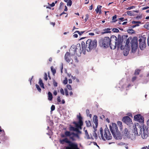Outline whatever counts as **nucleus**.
<instances>
[{
  "instance_id": "1",
  "label": "nucleus",
  "mask_w": 149,
  "mask_h": 149,
  "mask_svg": "<svg viewBox=\"0 0 149 149\" xmlns=\"http://www.w3.org/2000/svg\"><path fill=\"white\" fill-rule=\"evenodd\" d=\"M127 36L123 35L121 37L120 35H118V38L114 36H111V41L112 46H110V48L111 49H115L116 48V46L117 47L120 48L121 50L124 49V46L122 45L123 41H124L125 38H127Z\"/></svg>"
},
{
  "instance_id": "2",
  "label": "nucleus",
  "mask_w": 149,
  "mask_h": 149,
  "mask_svg": "<svg viewBox=\"0 0 149 149\" xmlns=\"http://www.w3.org/2000/svg\"><path fill=\"white\" fill-rule=\"evenodd\" d=\"M97 45V42L96 40H92L91 39H88L86 42V45L85 42L82 41L81 43V46L82 51H85L86 50L88 52L91 51L96 48Z\"/></svg>"
},
{
  "instance_id": "3",
  "label": "nucleus",
  "mask_w": 149,
  "mask_h": 149,
  "mask_svg": "<svg viewBox=\"0 0 149 149\" xmlns=\"http://www.w3.org/2000/svg\"><path fill=\"white\" fill-rule=\"evenodd\" d=\"M109 128L113 137L115 139H122V136L118 130L116 124L112 123V125L110 126Z\"/></svg>"
},
{
  "instance_id": "4",
  "label": "nucleus",
  "mask_w": 149,
  "mask_h": 149,
  "mask_svg": "<svg viewBox=\"0 0 149 149\" xmlns=\"http://www.w3.org/2000/svg\"><path fill=\"white\" fill-rule=\"evenodd\" d=\"M66 137H65L64 139L60 140V142L61 144H64L65 143L68 144V146L65 148V149H79L77 143L71 142Z\"/></svg>"
},
{
  "instance_id": "5",
  "label": "nucleus",
  "mask_w": 149,
  "mask_h": 149,
  "mask_svg": "<svg viewBox=\"0 0 149 149\" xmlns=\"http://www.w3.org/2000/svg\"><path fill=\"white\" fill-rule=\"evenodd\" d=\"M111 40V36L110 38L108 36L102 38L100 40V45L101 46L106 48L108 47L109 46L110 47L111 45L112 46Z\"/></svg>"
},
{
  "instance_id": "6",
  "label": "nucleus",
  "mask_w": 149,
  "mask_h": 149,
  "mask_svg": "<svg viewBox=\"0 0 149 149\" xmlns=\"http://www.w3.org/2000/svg\"><path fill=\"white\" fill-rule=\"evenodd\" d=\"M103 129L102 127L100 129V132L102 139L104 141L106 140H109L112 139V136L110 133V132L108 128H105L103 134Z\"/></svg>"
},
{
  "instance_id": "7",
  "label": "nucleus",
  "mask_w": 149,
  "mask_h": 149,
  "mask_svg": "<svg viewBox=\"0 0 149 149\" xmlns=\"http://www.w3.org/2000/svg\"><path fill=\"white\" fill-rule=\"evenodd\" d=\"M61 136L62 138L69 137L70 139L72 141L76 140L75 137H76L78 139L80 138V136L78 133H76L74 132H70V131H65L64 134H61Z\"/></svg>"
},
{
  "instance_id": "8",
  "label": "nucleus",
  "mask_w": 149,
  "mask_h": 149,
  "mask_svg": "<svg viewBox=\"0 0 149 149\" xmlns=\"http://www.w3.org/2000/svg\"><path fill=\"white\" fill-rule=\"evenodd\" d=\"M143 130V128L141 127L138 123H135L133 125L132 130L134 134L140 135L142 134V130Z\"/></svg>"
},
{
  "instance_id": "9",
  "label": "nucleus",
  "mask_w": 149,
  "mask_h": 149,
  "mask_svg": "<svg viewBox=\"0 0 149 149\" xmlns=\"http://www.w3.org/2000/svg\"><path fill=\"white\" fill-rule=\"evenodd\" d=\"M130 43L131 44L132 52H134L138 47L137 38L136 37H134L132 39Z\"/></svg>"
},
{
  "instance_id": "10",
  "label": "nucleus",
  "mask_w": 149,
  "mask_h": 149,
  "mask_svg": "<svg viewBox=\"0 0 149 149\" xmlns=\"http://www.w3.org/2000/svg\"><path fill=\"white\" fill-rule=\"evenodd\" d=\"M146 38L141 37L139 40V46L141 50H143L146 47Z\"/></svg>"
},
{
  "instance_id": "11",
  "label": "nucleus",
  "mask_w": 149,
  "mask_h": 149,
  "mask_svg": "<svg viewBox=\"0 0 149 149\" xmlns=\"http://www.w3.org/2000/svg\"><path fill=\"white\" fill-rule=\"evenodd\" d=\"M134 119L135 120L139 123H144V118L140 114H138L134 116Z\"/></svg>"
},
{
  "instance_id": "12",
  "label": "nucleus",
  "mask_w": 149,
  "mask_h": 149,
  "mask_svg": "<svg viewBox=\"0 0 149 149\" xmlns=\"http://www.w3.org/2000/svg\"><path fill=\"white\" fill-rule=\"evenodd\" d=\"M122 120L123 122L128 125H130L131 124H132V119L128 116H125L122 118Z\"/></svg>"
},
{
  "instance_id": "13",
  "label": "nucleus",
  "mask_w": 149,
  "mask_h": 149,
  "mask_svg": "<svg viewBox=\"0 0 149 149\" xmlns=\"http://www.w3.org/2000/svg\"><path fill=\"white\" fill-rule=\"evenodd\" d=\"M70 55H71L69 52H66L65 55V59L67 62L69 63L70 62L72 63V61L70 58Z\"/></svg>"
},
{
  "instance_id": "14",
  "label": "nucleus",
  "mask_w": 149,
  "mask_h": 149,
  "mask_svg": "<svg viewBox=\"0 0 149 149\" xmlns=\"http://www.w3.org/2000/svg\"><path fill=\"white\" fill-rule=\"evenodd\" d=\"M76 45H72L70 47L69 50V53L71 56H73L76 53Z\"/></svg>"
},
{
  "instance_id": "15",
  "label": "nucleus",
  "mask_w": 149,
  "mask_h": 149,
  "mask_svg": "<svg viewBox=\"0 0 149 149\" xmlns=\"http://www.w3.org/2000/svg\"><path fill=\"white\" fill-rule=\"evenodd\" d=\"M76 47V48L75 49L76 53L77 55H78L81 54V50L80 44H77Z\"/></svg>"
},
{
  "instance_id": "16",
  "label": "nucleus",
  "mask_w": 149,
  "mask_h": 149,
  "mask_svg": "<svg viewBox=\"0 0 149 149\" xmlns=\"http://www.w3.org/2000/svg\"><path fill=\"white\" fill-rule=\"evenodd\" d=\"M112 28H107L103 29L102 30V31L101 33V34L103 35L104 34L110 33H111V31H110V30Z\"/></svg>"
},
{
  "instance_id": "17",
  "label": "nucleus",
  "mask_w": 149,
  "mask_h": 149,
  "mask_svg": "<svg viewBox=\"0 0 149 149\" xmlns=\"http://www.w3.org/2000/svg\"><path fill=\"white\" fill-rule=\"evenodd\" d=\"M73 124L75 125L76 128L78 129L81 130L82 129V126L83 125V123H78L75 121H74L72 123Z\"/></svg>"
},
{
  "instance_id": "18",
  "label": "nucleus",
  "mask_w": 149,
  "mask_h": 149,
  "mask_svg": "<svg viewBox=\"0 0 149 149\" xmlns=\"http://www.w3.org/2000/svg\"><path fill=\"white\" fill-rule=\"evenodd\" d=\"M126 38L127 39L126 44L125 45V47L126 46L127 47H129L130 46V41L132 40V37H130L128 38L127 39V38Z\"/></svg>"
},
{
  "instance_id": "19",
  "label": "nucleus",
  "mask_w": 149,
  "mask_h": 149,
  "mask_svg": "<svg viewBox=\"0 0 149 149\" xmlns=\"http://www.w3.org/2000/svg\"><path fill=\"white\" fill-rule=\"evenodd\" d=\"M93 121L94 123H95V127H97L98 126V120L97 117L96 115H94L93 117Z\"/></svg>"
},
{
  "instance_id": "20",
  "label": "nucleus",
  "mask_w": 149,
  "mask_h": 149,
  "mask_svg": "<svg viewBox=\"0 0 149 149\" xmlns=\"http://www.w3.org/2000/svg\"><path fill=\"white\" fill-rule=\"evenodd\" d=\"M2 134L3 135L1 136V140L5 141L8 139V137L5 136V133L4 130H3Z\"/></svg>"
},
{
  "instance_id": "21",
  "label": "nucleus",
  "mask_w": 149,
  "mask_h": 149,
  "mask_svg": "<svg viewBox=\"0 0 149 149\" xmlns=\"http://www.w3.org/2000/svg\"><path fill=\"white\" fill-rule=\"evenodd\" d=\"M77 118L79 120V121L78 122H77V123H83V122L82 121V118L81 116L80 113H79V115H77Z\"/></svg>"
},
{
  "instance_id": "22",
  "label": "nucleus",
  "mask_w": 149,
  "mask_h": 149,
  "mask_svg": "<svg viewBox=\"0 0 149 149\" xmlns=\"http://www.w3.org/2000/svg\"><path fill=\"white\" fill-rule=\"evenodd\" d=\"M102 7V6H98L95 9V11L97 13H99V14H100L101 13V8Z\"/></svg>"
},
{
  "instance_id": "23",
  "label": "nucleus",
  "mask_w": 149,
  "mask_h": 149,
  "mask_svg": "<svg viewBox=\"0 0 149 149\" xmlns=\"http://www.w3.org/2000/svg\"><path fill=\"white\" fill-rule=\"evenodd\" d=\"M123 134L124 135L126 136H128L129 132L128 131V129L127 128H125L123 131Z\"/></svg>"
},
{
  "instance_id": "24",
  "label": "nucleus",
  "mask_w": 149,
  "mask_h": 149,
  "mask_svg": "<svg viewBox=\"0 0 149 149\" xmlns=\"http://www.w3.org/2000/svg\"><path fill=\"white\" fill-rule=\"evenodd\" d=\"M85 138H86L87 139H91L88 133L87 130H85Z\"/></svg>"
},
{
  "instance_id": "25",
  "label": "nucleus",
  "mask_w": 149,
  "mask_h": 149,
  "mask_svg": "<svg viewBox=\"0 0 149 149\" xmlns=\"http://www.w3.org/2000/svg\"><path fill=\"white\" fill-rule=\"evenodd\" d=\"M39 84L42 88H45L44 84L42 82V80L40 78L39 79Z\"/></svg>"
},
{
  "instance_id": "26",
  "label": "nucleus",
  "mask_w": 149,
  "mask_h": 149,
  "mask_svg": "<svg viewBox=\"0 0 149 149\" xmlns=\"http://www.w3.org/2000/svg\"><path fill=\"white\" fill-rule=\"evenodd\" d=\"M53 98L52 93L50 92H49L48 93V99L49 100H52Z\"/></svg>"
},
{
  "instance_id": "27",
  "label": "nucleus",
  "mask_w": 149,
  "mask_h": 149,
  "mask_svg": "<svg viewBox=\"0 0 149 149\" xmlns=\"http://www.w3.org/2000/svg\"><path fill=\"white\" fill-rule=\"evenodd\" d=\"M118 126L120 127V129L122 130L123 128V125H122V122L120 121H118L117 122Z\"/></svg>"
},
{
  "instance_id": "28",
  "label": "nucleus",
  "mask_w": 149,
  "mask_h": 149,
  "mask_svg": "<svg viewBox=\"0 0 149 149\" xmlns=\"http://www.w3.org/2000/svg\"><path fill=\"white\" fill-rule=\"evenodd\" d=\"M76 129V127H74L72 126L71 125H70V127L69 128V130L70 131H75Z\"/></svg>"
},
{
  "instance_id": "29",
  "label": "nucleus",
  "mask_w": 149,
  "mask_h": 149,
  "mask_svg": "<svg viewBox=\"0 0 149 149\" xmlns=\"http://www.w3.org/2000/svg\"><path fill=\"white\" fill-rule=\"evenodd\" d=\"M85 123L86 124V126L88 127H89L90 126H91V121H86Z\"/></svg>"
},
{
  "instance_id": "30",
  "label": "nucleus",
  "mask_w": 149,
  "mask_h": 149,
  "mask_svg": "<svg viewBox=\"0 0 149 149\" xmlns=\"http://www.w3.org/2000/svg\"><path fill=\"white\" fill-rule=\"evenodd\" d=\"M148 134H145L144 131H143V134H141L142 137L143 139H146L148 136Z\"/></svg>"
},
{
  "instance_id": "31",
  "label": "nucleus",
  "mask_w": 149,
  "mask_h": 149,
  "mask_svg": "<svg viewBox=\"0 0 149 149\" xmlns=\"http://www.w3.org/2000/svg\"><path fill=\"white\" fill-rule=\"evenodd\" d=\"M117 18V15H115L114 16H113L112 17V21L111 22H116L117 20L116 19Z\"/></svg>"
},
{
  "instance_id": "32",
  "label": "nucleus",
  "mask_w": 149,
  "mask_h": 149,
  "mask_svg": "<svg viewBox=\"0 0 149 149\" xmlns=\"http://www.w3.org/2000/svg\"><path fill=\"white\" fill-rule=\"evenodd\" d=\"M51 69L52 72L53 73V74H54L55 73H56V70L54 68L53 66H52L51 67Z\"/></svg>"
},
{
  "instance_id": "33",
  "label": "nucleus",
  "mask_w": 149,
  "mask_h": 149,
  "mask_svg": "<svg viewBox=\"0 0 149 149\" xmlns=\"http://www.w3.org/2000/svg\"><path fill=\"white\" fill-rule=\"evenodd\" d=\"M85 32V31L80 32L78 31H75V33H77L79 34V35L81 36L83 33H84Z\"/></svg>"
},
{
  "instance_id": "34",
  "label": "nucleus",
  "mask_w": 149,
  "mask_h": 149,
  "mask_svg": "<svg viewBox=\"0 0 149 149\" xmlns=\"http://www.w3.org/2000/svg\"><path fill=\"white\" fill-rule=\"evenodd\" d=\"M140 72V70L139 69H137L135 70L134 74V75H139Z\"/></svg>"
},
{
  "instance_id": "35",
  "label": "nucleus",
  "mask_w": 149,
  "mask_h": 149,
  "mask_svg": "<svg viewBox=\"0 0 149 149\" xmlns=\"http://www.w3.org/2000/svg\"><path fill=\"white\" fill-rule=\"evenodd\" d=\"M127 32L128 33H134V31L132 29H129L127 30Z\"/></svg>"
},
{
  "instance_id": "36",
  "label": "nucleus",
  "mask_w": 149,
  "mask_h": 149,
  "mask_svg": "<svg viewBox=\"0 0 149 149\" xmlns=\"http://www.w3.org/2000/svg\"><path fill=\"white\" fill-rule=\"evenodd\" d=\"M112 31L113 32L118 33L119 32V30L117 29L114 28L112 29Z\"/></svg>"
},
{
  "instance_id": "37",
  "label": "nucleus",
  "mask_w": 149,
  "mask_h": 149,
  "mask_svg": "<svg viewBox=\"0 0 149 149\" xmlns=\"http://www.w3.org/2000/svg\"><path fill=\"white\" fill-rule=\"evenodd\" d=\"M36 88H37V90H38V91L39 92H41V90L40 88V87L37 84H36Z\"/></svg>"
},
{
  "instance_id": "38",
  "label": "nucleus",
  "mask_w": 149,
  "mask_h": 149,
  "mask_svg": "<svg viewBox=\"0 0 149 149\" xmlns=\"http://www.w3.org/2000/svg\"><path fill=\"white\" fill-rule=\"evenodd\" d=\"M72 4V1L71 0H69V1L67 2V5L68 6H71Z\"/></svg>"
},
{
  "instance_id": "39",
  "label": "nucleus",
  "mask_w": 149,
  "mask_h": 149,
  "mask_svg": "<svg viewBox=\"0 0 149 149\" xmlns=\"http://www.w3.org/2000/svg\"><path fill=\"white\" fill-rule=\"evenodd\" d=\"M127 15H130V16H132L133 15V13L131 11H128L127 12Z\"/></svg>"
},
{
  "instance_id": "40",
  "label": "nucleus",
  "mask_w": 149,
  "mask_h": 149,
  "mask_svg": "<svg viewBox=\"0 0 149 149\" xmlns=\"http://www.w3.org/2000/svg\"><path fill=\"white\" fill-rule=\"evenodd\" d=\"M53 84L55 87L57 86V83L54 80L53 81Z\"/></svg>"
},
{
  "instance_id": "41",
  "label": "nucleus",
  "mask_w": 149,
  "mask_h": 149,
  "mask_svg": "<svg viewBox=\"0 0 149 149\" xmlns=\"http://www.w3.org/2000/svg\"><path fill=\"white\" fill-rule=\"evenodd\" d=\"M86 17L85 19V22L87 21L89 18V15L88 14H86L85 15Z\"/></svg>"
},
{
  "instance_id": "42",
  "label": "nucleus",
  "mask_w": 149,
  "mask_h": 149,
  "mask_svg": "<svg viewBox=\"0 0 149 149\" xmlns=\"http://www.w3.org/2000/svg\"><path fill=\"white\" fill-rule=\"evenodd\" d=\"M67 87L68 88L69 90H72V88L70 85L69 84L67 85Z\"/></svg>"
},
{
  "instance_id": "43",
  "label": "nucleus",
  "mask_w": 149,
  "mask_h": 149,
  "mask_svg": "<svg viewBox=\"0 0 149 149\" xmlns=\"http://www.w3.org/2000/svg\"><path fill=\"white\" fill-rule=\"evenodd\" d=\"M141 22L140 21H133L132 22V24H140Z\"/></svg>"
},
{
  "instance_id": "44",
  "label": "nucleus",
  "mask_w": 149,
  "mask_h": 149,
  "mask_svg": "<svg viewBox=\"0 0 149 149\" xmlns=\"http://www.w3.org/2000/svg\"><path fill=\"white\" fill-rule=\"evenodd\" d=\"M75 131L78 134L79 133V134H81V131H80L79 130V129H78V128H76V129Z\"/></svg>"
},
{
  "instance_id": "45",
  "label": "nucleus",
  "mask_w": 149,
  "mask_h": 149,
  "mask_svg": "<svg viewBox=\"0 0 149 149\" xmlns=\"http://www.w3.org/2000/svg\"><path fill=\"white\" fill-rule=\"evenodd\" d=\"M44 79L46 81H47V75L46 73H45Z\"/></svg>"
},
{
  "instance_id": "46",
  "label": "nucleus",
  "mask_w": 149,
  "mask_h": 149,
  "mask_svg": "<svg viewBox=\"0 0 149 149\" xmlns=\"http://www.w3.org/2000/svg\"><path fill=\"white\" fill-rule=\"evenodd\" d=\"M51 110L52 111H53L55 110V106L54 105H52L51 107Z\"/></svg>"
},
{
  "instance_id": "47",
  "label": "nucleus",
  "mask_w": 149,
  "mask_h": 149,
  "mask_svg": "<svg viewBox=\"0 0 149 149\" xmlns=\"http://www.w3.org/2000/svg\"><path fill=\"white\" fill-rule=\"evenodd\" d=\"M60 93L62 94L63 95H64V92L63 90V88H61L60 90Z\"/></svg>"
},
{
  "instance_id": "48",
  "label": "nucleus",
  "mask_w": 149,
  "mask_h": 149,
  "mask_svg": "<svg viewBox=\"0 0 149 149\" xmlns=\"http://www.w3.org/2000/svg\"><path fill=\"white\" fill-rule=\"evenodd\" d=\"M68 82V80L66 78H65V80H64L63 81V83L65 84H67Z\"/></svg>"
},
{
  "instance_id": "49",
  "label": "nucleus",
  "mask_w": 149,
  "mask_h": 149,
  "mask_svg": "<svg viewBox=\"0 0 149 149\" xmlns=\"http://www.w3.org/2000/svg\"><path fill=\"white\" fill-rule=\"evenodd\" d=\"M100 119L102 120L105 117V116L104 115L102 114L100 116Z\"/></svg>"
},
{
  "instance_id": "50",
  "label": "nucleus",
  "mask_w": 149,
  "mask_h": 149,
  "mask_svg": "<svg viewBox=\"0 0 149 149\" xmlns=\"http://www.w3.org/2000/svg\"><path fill=\"white\" fill-rule=\"evenodd\" d=\"M86 114H87V116H88V115L90 113L89 110V109H86Z\"/></svg>"
},
{
  "instance_id": "51",
  "label": "nucleus",
  "mask_w": 149,
  "mask_h": 149,
  "mask_svg": "<svg viewBox=\"0 0 149 149\" xmlns=\"http://www.w3.org/2000/svg\"><path fill=\"white\" fill-rule=\"evenodd\" d=\"M135 8V6H130V7H129L128 8H127V10H131V9H132L133 8Z\"/></svg>"
},
{
  "instance_id": "52",
  "label": "nucleus",
  "mask_w": 149,
  "mask_h": 149,
  "mask_svg": "<svg viewBox=\"0 0 149 149\" xmlns=\"http://www.w3.org/2000/svg\"><path fill=\"white\" fill-rule=\"evenodd\" d=\"M136 78H137L135 76L133 77L132 78V82H134L135 80H136Z\"/></svg>"
},
{
  "instance_id": "53",
  "label": "nucleus",
  "mask_w": 149,
  "mask_h": 149,
  "mask_svg": "<svg viewBox=\"0 0 149 149\" xmlns=\"http://www.w3.org/2000/svg\"><path fill=\"white\" fill-rule=\"evenodd\" d=\"M65 95L66 96L68 95V91L67 89L65 90Z\"/></svg>"
},
{
  "instance_id": "54",
  "label": "nucleus",
  "mask_w": 149,
  "mask_h": 149,
  "mask_svg": "<svg viewBox=\"0 0 149 149\" xmlns=\"http://www.w3.org/2000/svg\"><path fill=\"white\" fill-rule=\"evenodd\" d=\"M93 136L95 137V139H97V134L95 132L94 134H93Z\"/></svg>"
},
{
  "instance_id": "55",
  "label": "nucleus",
  "mask_w": 149,
  "mask_h": 149,
  "mask_svg": "<svg viewBox=\"0 0 149 149\" xmlns=\"http://www.w3.org/2000/svg\"><path fill=\"white\" fill-rule=\"evenodd\" d=\"M57 100L58 102H61L60 97V96H58L57 98Z\"/></svg>"
},
{
  "instance_id": "56",
  "label": "nucleus",
  "mask_w": 149,
  "mask_h": 149,
  "mask_svg": "<svg viewBox=\"0 0 149 149\" xmlns=\"http://www.w3.org/2000/svg\"><path fill=\"white\" fill-rule=\"evenodd\" d=\"M149 8V6H146L145 7H143L142 8V10H144L148 9Z\"/></svg>"
},
{
  "instance_id": "57",
  "label": "nucleus",
  "mask_w": 149,
  "mask_h": 149,
  "mask_svg": "<svg viewBox=\"0 0 149 149\" xmlns=\"http://www.w3.org/2000/svg\"><path fill=\"white\" fill-rule=\"evenodd\" d=\"M51 7H53L55 6V3L54 2H53L52 4H49Z\"/></svg>"
},
{
  "instance_id": "58",
  "label": "nucleus",
  "mask_w": 149,
  "mask_h": 149,
  "mask_svg": "<svg viewBox=\"0 0 149 149\" xmlns=\"http://www.w3.org/2000/svg\"><path fill=\"white\" fill-rule=\"evenodd\" d=\"M33 78V76H32L31 78H29V81H30L31 85V80Z\"/></svg>"
},
{
  "instance_id": "59",
  "label": "nucleus",
  "mask_w": 149,
  "mask_h": 149,
  "mask_svg": "<svg viewBox=\"0 0 149 149\" xmlns=\"http://www.w3.org/2000/svg\"><path fill=\"white\" fill-rule=\"evenodd\" d=\"M54 95H57V92L56 91H55L53 93Z\"/></svg>"
},
{
  "instance_id": "60",
  "label": "nucleus",
  "mask_w": 149,
  "mask_h": 149,
  "mask_svg": "<svg viewBox=\"0 0 149 149\" xmlns=\"http://www.w3.org/2000/svg\"><path fill=\"white\" fill-rule=\"evenodd\" d=\"M89 35H91V36H94V33H89L88 34Z\"/></svg>"
},
{
  "instance_id": "61",
  "label": "nucleus",
  "mask_w": 149,
  "mask_h": 149,
  "mask_svg": "<svg viewBox=\"0 0 149 149\" xmlns=\"http://www.w3.org/2000/svg\"><path fill=\"white\" fill-rule=\"evenodd\" d=\"M73 36L74 38H77L78 37V35L77 34H75L73 35Z\"/></svg>"
},
{
  "instance_id": "62",
  "label": "nucleus",
  "mask_w": 149,
  "mask_h": 149,
  "mask_svg": "<svg viewBox=\"0 0 149 149\" xmlns=\"http://www.w3.org/2000/svg\"><path fill=\"white\" fill-rule=\"evenodd\" d=\"M89 10H91L93 9V5H92L91 6H89Z\"/></svg>"
},
{
  "instance_id": "63",
  "label": "nucleus",
  "mask_w": 149,
  "mask_h": 149,
  "mask_svg": "<svg viewBox=\"0 0 149 149\" xmlns=\"http://www.w3.org/2000/svg\"><path fill=\"white\" fill-rule=\"evenodd\" d=\"M50 24L54 26L55 24V22H51L50 23Z\"/></svg>"
},
{
  "instance_id": "64",
  "label": "nucleus",
  "mask_w": 149,
  "mask_h": 149,
  "mask_svg": "<svg viewBox=\"0 0 149 149\" xmlns=\"http://www.w3.org/2000/svg\"><path fill=\"white\" fill-rule=\"evenodd\" d=\"M147 42H148V45L149 46V36L148 38Z\"/></svg>"
}]
</instances>
